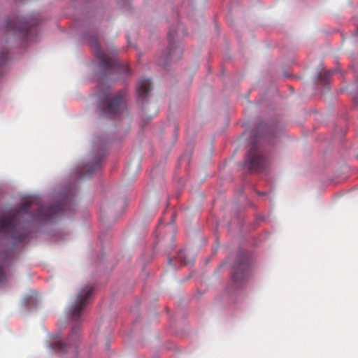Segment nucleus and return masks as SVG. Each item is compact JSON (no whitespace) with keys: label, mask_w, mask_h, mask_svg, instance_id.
<instances>
[{"label":"nucleus","mask_w":358,"mask_h":358,"mask_svg":"<svg viewBox=\"0 0 358 358\" xmlns=\"http://www.w3.org/2000/svg\"><path fill=\"white\" fill-rule=\"evenodd\" d=\"M34 200L21 203L18 207L12 208L3 213L0 217V238H10L20 242L27 236V232L22 226L25 221L49 222L62 214L69 204L57 203L54 205H37V212L31 213L30 208Z\"/></svg>","instance_id":"f257e3e1"},{"label":"nucleus","mask_w":358,"mask_h":358,"mask_svg":"<svg viewBox=\"0 0 358 358\" xmlns=\"http://www.w3.org/2000/svg\"><path fill=\"white\" fill-rule=\"evenodd\" d=\"M92 45L94 47L95 55L99 60V66L102 70L109 71L110 74L117 73L130 75L129 68L120 64L115 56H110L102 51L96 40L93 39Z\"/></svg>","instance_id":"f03ea898"},{"label":"nucleus","mask_w":358,"mask_h":358,"mask_svg":"<svg viewBox=\"0 0 358 358\" xmlns=\"http://www.w3.org/2000/svg\"><path fill=\"white\" fill-rule=\"evenodd\" d=\"M80 327V324H76L71 328V331L67 338L68 343H63L61 341L56 340L52 342L50 347L56 352L60 354L69 353L72 357L77 355L78 343L79 341Z\"/></svg>","instance_id":"7ed1b4c3"},{"label":"nucleus","mask_w":358,"mask_h":358,"mask_svg":"<svg viewBox=\"0 0 358 358\" xmlns=\"http://www.w3.org/2000/svg\"><path fill=\"white\" fill-rule=\"evenodd\" d=\"M126 92L119 91L114 97L110 99L108 92H103V96L100 95L101 100V110L103 114L109 117H114L121 113Z\"/></svg>","instance_id":"20e7f679"},{"label":"nucleus","mask_w":358,"mask_h":358,"mask_svg":"<svg viewBox=\"0 0 358 358\" xmlns=\"http://www.w3.org/2000/svg\"><path fill=\"white\" fill-rule=\"evenodd\" d=\"M93 292L94 288L92 286L87 285L79 292L75 303L70 310L71 316L73 320L77 321L79 319L83 308L89 303Z\"/></svg>","instance_id":"39448f33"},{"label":"nucleus","mask_w":358,"mask_h":358,"mask_svg":"<svg viewBox=\"0 0 358 358\" xmlns=\"http://www.w3.org/2000/svg\"><path fill=\"white\" fill-rule=\"evenodd\" d=\"M31 29V24L26 17H15L6 22V30L20 38H24Z\"/></svg>","instance_id":"423d86ee"},{"label":"nucleus","mask_w":358,"mask_h":358,"mask_svg":"<svg viewBox=\"0 0 358 358\" xmlns=\"http://www.w3.org/2000/svg\"><path fill=\"white\" fill-rule=\"evenodd\" d=\"M245 166L251 171L259 172L265 166V159L261 156L255 144L250 149L245 162Z\"/></svg>","instance_id":"0eeeda50"},{"label":"nucleus","mask_w":358,"mask_h":358,"mask_svg":"<svg viewBox=\"0 0 358 358\" xmlns=\"http://www.w3.org/2000/svg\"><path fill=\"white\" fill-rule=\"evenodd\" d=\"M250 273V268L248 258L243 257L234 266L231 274L232 280L236 284L245 281Z\"/></svg>","instance_id":"6e6552de"},{"label":"nucleus","mask_w":358,"mask_h":358,"mask_svg":"<svg viewBox=\"0 0 358 358\" xmlns=\"http://www.w3.org/2000/svg\"><path fill=\"white\" fill-rule=\"evenodd\" d=\"M174 38V35L171 31L169 32V40L170 43V48L166 55L164 62H162L159 60V63L160 65H166V63L169 61H176L179 59L182 55V49L178 45H175L173 43V40Z\"/></svg>","instance_id":"1a4fd4ad"},{"label":"nucleus","mask_w":358,"mask_h":358,"mask_svg":"<svg viewBox=\"0 0 358 358\" xmlns=\"http://www.w3.org/2000/svg\"><path fill=\"white\" fill-rule=\"evenodd\" d=\"M104 156L103 152L101 150L97 153V155L93 158L92 162L86 164L83 168V171H85V174H81L80 176V178H83L85 176H90L97 171H99L101 167V160Z\"/></svg>","instance_id":"9d476101"},{"label":"nucleus","mask_w":358,"mask_h":358,"mask_svg":"<svg viewBox=\"0 0 358 358\" xmlns=\"http://www.w3.org/2000/svg\"><path fill=\"white\" fill-rule=\"evenodd\" d=\"M151 90V81L147 78H142L137 85L138 99L143 103L149 96Z\"/></svg>","instance_id":"9b49d317"},{"label":"nucleus","mask_w":358,"mask_h":358,"mask_svg":"<svg viewBox=\"0 0 358 358\" xmlns=\"http://www.w3.org/2000/svg\"><path fill=\"white\" fill-rule=\"evenodd\" d=\"M333 73L332 71H327L324 74L322 73H318L317 77L320 80L327 83V78Z\"/></svg>","instance_id":"f8f14e48"},{"label":"nucleus","mask_w":358,"mask_h":358,"mask_svg":"<svg viewBox=\"0 0 358 358\" xmlns=\"http://www.w3.org/2000/svg\"><path fill=\"white\" fill-rule=\"evenodd\" d=\"M8 59V53L2 52L0 55V65H2Z\"/></svg>","instance_id":"ddd939ff"},{"label":"nucleus","mask_w":358,"mask_h":358,"mask_svg":"<svg viewBox=\"0 0 358 358\" xmlns=\"http://www.w3.org/2000/svg\"><path fill=\"white\" fill-rule=\"evenodd\" d=\"M178 260L182 263V264H186V261L183 257V252L182 251H180L178 255Z\"/></svg>","instance_id":"4468645a"},{"label":"nucleus","mask_w":358,"mask_h":358,"mask_svg":"<svg viewBox=\"0 0 358 358\" xmlns=\"http://www.w3.org/2000/svg\"><path fill=\"white\" fill-rule=\"evenodd\" d=\"M6 280V275L3 271L2 267L0 266V282H3Z\"/></svg>","instance_id":"2eb2a0df"},{"label":"nucleus","mask_w":358,"mask_h":358,"mask_svg":"<svg viewBox=\"0 0 358 358\" xmlns=\"http://www.w3.org/2000/svg\"><path fill=\"white\" fill-rule=\"evenodd\" d=\"M353 99H354L355 102L358 104V94L355 95Z\"/></svg>","instance_id":"dca6fc26"},{"label":"nucleus","mask_w":358,"mask_h":358,"mask_svg":"<svg viewBox=\"0 0 358 358\" xmlns=\"http://www.w3.org/2000/svg\"><path fill=\"white\" fill-rule=\"evenodd\" d=\"M171 262H172V259H169V264H171Z\"/></svg>","instance_id":"f3484780"},{"label":"nucleus","mask_w":358,"mask_h":358,"mask_svg":"<svg viewBox=\"0 0 358 358\" xmlns=\"http://www.w3.org/2000/svg\"><path fill=\"white\" fill-rule=\"evenodd\" d=\"M357 34H358V27H357Z\"/></svg>","instance_id":"a211bd4d"}]
</instances>
